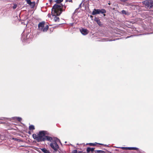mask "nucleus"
<instances>
[{
	"mask_svg": "<svg viewBox=\"0 0 153 153\" xmlns=\"http://www.w3.org/2000/svg\"><path fill=\"white\" fill-rule=\"evenodd\" d=\"M62 9L60 5L55 4L52 9L51 13L53 16H59L62 13Z\"/></svg>",
	"mask_w": 153,
	"mask_h": 153,
	"instance_id": "obj_1",
	"label": "nucleus"
},
{
	"mask_svg": "<svg viewBox=\"0 0 153 153\" xmlns=\"http://www.w3.org/2000/svg\"><path fill=\"white\" fill-rule=\"evenodd\" d=\"M48 133L46 131H40L39 132L37 137V141L40 142L45 141V135H48Z\"/></svg>",
	"mask_w": 153,
	"mask_h": 153,
	"instance_id": "obj_2",
	"label": "nucleus"
},
{
	"mask_svg": "<svg viewBox=\"0 0 153 153\" xmlns=\"http://www.w3.org/2000/svg\"><path fill=\"white\" fill-rule=\"evenodd\" d=\"M45 22H44L39 23L38 25V29L44 32H46L48 29V26L46 25L45 26Z\"/></svg>",
	"mask_w": 153,
	"mask_h": 153,
	"instance_id": "obj_3",
	"label": "nucleus"
},
{
	"mask_svg": "<svg viewBox=\"0 0 153 153\" xmlns=\"http://www.w3.org/2000/svg\"><path fill=\"white\" fill-rule=\"evenodd\" d=\"M145 7L151 9L153 7V1L152 0H146L143 2Z\"/></svg>",
	"mask_w": 153,
	"mask_h": 153,
	"instance_id": "obj_4",
	"label": "nucleus"
},
{
	"mask_svg": "<svg viewBox=\"0 0 153 153\" xmlns=\"http://www.w3.org/2000/svg\"><path fill=\"white\" fill-rule=\"evenodd\" d=\"M106 13V11L104 9H94L92 14L94 15L96 14H100V13Z\"/></svg>",
	"mask_w": 153,
	"mask_h": 153,
	"instance_id": "obj_5",
	"label": "nucleus"
},
{
	"mask_svg": "<svg viewBox=\"0 0 153 153\" xmlns=\"http://www.w3.org/2000/svg\"><path fill=\"white\" fill-rule=\"evenodd\" d=\"M58 141H54L53 142L51 143L50 144V146L53 149L54 151L56 152L59 148V146L57 143Z\"/></svg>",
	"mask_w": 153,
	"mask_h": 153,
	"instance_id": "obj_6",
	"label": "nucleus"
},
{
	"mask_svg": "<svg viewBox=\"0 0 153 153\" xmlns=\"http://www.w3.org/2000/svg\"><path fill=\"white\" fill-rule=\"evenodd\" d=\"M45 140L49 141L51 143H52L54 141H59V140L56 137L53 138L51 137L45 135Z\"/></svg>",
	"mask_w": 153,
	"mask_h": 153,
	"instance_id": "obj_7",
	"label": "nucleus"
},
{
	"mask_svg": "<svg viewBox=\"0 0 153 153\" xmlns=\"http://www.w3.org/2000/svg\"><path fill=\"white\" fill-rule=\"evenodd\" d=\"M81 33L84 35H86L88 33V31L87 29L82 28L80 30Z\"/></svg>",
	"mask_w": 153,
	"mask_h": 153,
	"instance_id": "obj_8",
	"label": "nucleus"
},
{
	"mask_svg": "<svg viewBox=\"0 0 153 153\" xmlns=\"http://www.w3.org/2000/svg\"><path fill=\"white\" fill-rule=\"evenodd\" d=\"M94 21L97 22V24L99 25V26H101L102 25V24H101V22L100 20L98 18L95 17L94 19Z\"/></svg>",
	"mask_w": 153,
	"mask_h": 153,
	"instance_id": "obj_9",
	"label": "nucleus"
},
{
	"mask_svg": "<svg viewBox=\"0 0 153 153\" xmlns=\"http://www.w3.org/2000/svg\"><path fill=\"white\" fill-rule=\"evenodd\" d=\"M94 148L88 147L87 148L86 151L87 153H89L90 151L92 152L94 151Z\"/></svg>",
	"mask_w": 153,
	"mask_h": 153,
	"instance_id": "obj_10",
	"label": "nucleus"
},
{
	"mask_svg": "<svg viewBox=\"0 0 153 153\" xmlns=\"http://www.w3.org/2000/svg\"><path fill=\"white\" fill-rule=\"evenodd\" d=\"M41 150L44 153H50L48 150H47L45 148L41 149Z\"/></svg>",
	"mask_w": 153,
	"mask_h": 153,
	"instance_id": "obj_11",
	"label": "nucleus"
},
{
	"mask_svg": "<svg viewBox=\"0 0 153 153\" xmlns=\"http://www.w3.org/2000/svg\"><path fill=\"white\" fill-rule=\"evenodd\" d=\"M138 149L137 148L135 147H128V150H137Z\"/></svg>",
	"mask_w": 153,
	"mask_h": 153,
	"instance_id": "obj_12",
	"label": "nucleus"
},
{
	"mask_svg": "<svg viewBox=\"0 0 153 153\" xmlns=\"http://www.w3.org/2000/svg\"><path fill=\"white\" fill-rule=\"evenodd\" d=\"M29 129L30 130H33L35 129L34 126L33 125H31L29 126Z\"/></svg>",
	"mask_w": 153,
	"mask_h": 153,
	"instance_id": "obj_13",
	"label": "nucleus"
},
{
	"mask_svg": "<svg viewBox=\"0 0 153 153\" xmlns=\"http://www.w3.org/2000/svg\"><path fill=\"white\" fill-rule=\"evenodd\" d=\"M95 153H105L104 151L100 150H95Z\"/></svg>",
	"mask_w": 153,
	"mask_h": 153,
	"instance_id": "obj_14",
	"label": "nucleus"
},
{
	"mask_svg": "<svg viewBox=\"0 0 153 153\" xmlns=\"http://www.w3.org/2000/svg\"><path fill=\"white\" fill-rule=\"evenodd\" d=\"M35 1H33L31 2L29 5L32 7H33L35 5Z\"/></svg>",
	"mask_w": 153,
	"mask_h": 153,
	"instance_id": "obj_15",
	"label": "nucleus"
},
{
	"mask_svg": "<svg viewBox=\"0 0 153 153\" xmlns=\"http://www.w3.org/2000/svg\"><path fill=\"white\" fill-rule=\"evenodd\" d=\"M33 136L34 139H36L37 141V137H38V135H36L35 134H34L33 135Z\"/></svg>",
	"mask_w": 153,
	"mask_h": 153,
	"instance_id": "obj_16",
	"label": "nucleus"
},
{
	"mask_svg": "<svg viewBox=\"0 0 153 153\" xmlns=\"http://www.w3.org/2000/svg\"><path fill=\"white\" fill-rule=\"evenodd\" d=\"M14 118H15L17 120H18L20 122L22 120V119L21 117H15Z\"/></svg>",
	"mask_w": 153,
	"mask_h": 153,
	"instance_id": "obj_17",
	"label": "nucleus"
},
{
	"mask_svg": "<svg viewBox=\"0 0 153 153\" xmlns=\"http://www.w3.org/2000/svg\"><path fill=\"white\" fill-rule=\"evenodd\" d=\"M54 20L55 22H59V17H55L54 18Z\"/></svg>",
	"mask_w": 153,
	"mask_h": 153,
	"instance_id": "obj_18",
	"label": "nucleus"
},
{
	"mask_svg": "<svg viewBox=\"0 0 153 153\" xmlns=\"http://www.w3.org/2000/svg\"><path fill=\"white\" fill-rule=\"evenodd\" d=\"M63 0H56V2L57 3H60L63 1Z\"/></svg>",
	"mask_w": 153,
	"mask_h": 153,
	"instance_id": "obj_19",
	"label": "nucleus"
},
{
	"mask_svg": "<svg viewBox=\"0 0 153 153\" xmlns=\"http://www.w3.org/2000/svg\"><path fill=\"white\" fill-rule=\"evenodd\" d=\"M26 1L27 3L29 4H30L31 2L30 0H26Z\"/></svg>",
	"mask_w": 153,
	"mask_h": 153,
	"instance_id": "obj_20",
	"label": "nucleus"
},
{
	"mask_svg": "<svg viewBox=\"0 0 153 153\" xmlns=\"http://www.w3.org/2000/svg\"><path fill=\"white\" fill-rule=\"evenodd\" d=\"M120 148L123 149L128 150V147H121Z\"/></svg>",
	"mask_w": 153,
	"mask_h": 153,
	"instance_id": "obj_21",
	"label": "nucleus"
},
{
	"mask_svg": "<svg viewBox=\"0 0 153 153\" xmlns=\"http://www.w3.org/2000/svg\"><path fill=\"white\" fill-rule=\"evenodd\" d=\"M17 7V5L16 4H14L13 5V9H15Z\"/></svg>",
	"mask_w": 153,
	"mask_h": 153,
	"instance_id": "obj_22",
	"label": "nucleus"
},
{
	"mask_svg": "<svg viewBox=\"0 0 153 153\" xmlns=\"http://www.w3.org/2000/svg\"><path fill=\"white\" fill-rule=\"evenodd\" d=\"M77 151L76 150H74L72 151V153H77Z\"/></svg>",
	"mask_w": 153,
	"mask_h": 153,
	"instance_id": "obj_23",
	"label": "nucleus"
},
{
	"mask_svg": "<svg viewBox=\"0 0 153 153\" xmlns=\"http://www.w3.org/2000/svg\"><path fill=\"white\" fill-rule=\"evenodd\" d=\"M122 13L123 14H126V11L124 10H122Z\"/></svg>",
	"mask_w": 153,
	"mask_h": 153,
	"instance_id": "obj_24",
	"label": "nucleus"
},
{
	"mask_svg": "<svg viewBox=\"0 0 153 153\" xmlns=\"http://www.w3.org/2000/svg\"><path fill=\"white\" fill-rule=\"evenodd\" d=\"M12 139L13 140L16 141H17L18 140V139L14 138H13Z\"/></svg>",
	"mask_w": 153,
	"mask_h": 153,
	"instance_id": "obj_25",
	"label": "nucleus"
},
{
	"mask_svg": "<svg viewBox=\"0 0 153 153\" xmlns=\"http://www.w3.org/2000/svg\"><path fill=\"white\" fill-rule=\"evenodd\" d=\"M120 1H123V2H125L128 1V0H120Z\"/></svg>",
	"mask_w": 153,
	"mask_h": 153,
	"instance_id": "obj_26",
	"label": "nucleus"
},
{
	"mask_svg": "<svg viewBox=\"0 0 153 153\" xmlns=\"http://www.w3.org/2000/svg\"><path fill=\"white\" fill-rule=\"evenodd\" d=\"M48 16L49 17H51V15L49 14H48Z\"/></svg>",
	"mask_w": 153,
	"mask_h": 153,
	"instance_id": "obj_27",
	"label": "nucleus"
},
{
	"mask_svg": "<svg viewBox=\"0 0 153 153\" xmlns=\"http://www.w3.org/2000/svg\"><path fill=\"white\" fill-rule=\"evenodd\" d=\"M49 1L50 3L52 2V0H49Z\"/></svg>",
	"mask_w": 153,
	"mask_h": 153,
	"instance_id": "obj_28",
	"label": "nucleus"
},
{
	"mask_svg": "<svg viewBox=\"0 0 153 153\" xmlns=\"http://www.w3.org/2000/svg\"><path fill=\"white\" fill-rule=\"evenodd\" d=\"M68 1L70 2H72V0H68Z\"/></svg>",
	"mask_w": 153,
	"mask_h": 153,
	"instance_id": "obj_29",
	"label": "nucleus"
},
{
	"mask_svg": "<svg viewBox=\"0 0 153 153\" xmlns=\"http://www.w3.org/2000/svg\"><path fill=\"white\" fill-rule=\"evenodd\" d=\"M90 144L91 146L94 145V144L92 143H90Z\"/></svg>",
	"mask_w": 153,
	"mask_h": 153,
	"instance_id": "obj_30",
	"label": "nucleus"
},
{
	"mask_svg": "<svg viewBox=\"0 0 153 153\" xmlns=\"http://www.w3.org/2000/svg\"><path fill=\"white\" fill-rule=\"evenodd\" d=\"M81 5H82V3H81L79 5V7H81Z\"/></svg>",
	"mask_w": 153,
	"mask_h": 153,
	"instance_id": "obj_31",
	"label": "nucleus"
},
{
	"mask_svg": "<svg viewBox=\"0 0 153 153\" xmlns=\"http://www.w3.org/2000/svg\"><path fill=\"white\" fill-rule=\"evenodd\" d=\"M103 16H105V13H103Z\"/></svg>",
	"mask_w": 153,
	"mask_h": 153,
	"instance_id": "obj_32",
	"label": "nucleus"
},
{
	"mask_svg": "<svg viewBox=\"0 0 153 153\" xmlns=\"http://www.w3.org/2000/svg\"><path fill=\"white\" fill-rule=\"evenodd\" d=\"M90 17L92 18L93 17V16H90Z\"/></svg>",
	"mask_w": 153,
	"mask_h": 153,
	"instance_id": "obj_33",
	"label": "nucleus"
},
{
	"mask_svg": "<svg viewBox=\"0 0 153 153\" xmlns=\"http://www.w3.org/2000/svg\"><path fill=\"white\" fill-rule=\"evenodd\" d=\"M114 40H114H114H109V41H114Z\"/></svg>",
	"mask_w": 153,
	"mask_h": 153,
	"instance_id": "obj_34",
	"label": "nucleus"
},
{
	"mask_svg": "<svg viewBox=\"0 0 153 153\" xmlns=\"http://www.w3.org/2000/svg\"><path fill=\"white\" fill-rule=\"evenodd\" d=\"M68 1V0H66V2H67V1Z\"/></svg>",
	"mask_w": 153,
	"mask_h": 153,
	"instance_id": "obj_35",
	"label": "nucleus"
},
{
	"mask_svg": "<svg viewBox=\"0 0 153 153\" xmlns=\"http://www.w3.org/2000/svg\"><path fill=\"white\" fill-rule=\"evenodd\" d=\"M129 36H128V37H127L126 38H129Z\"/></svg>",
	"mask_w": 153,
	"mask_h": 153,
	"instance_id": "obj_36",
	"label": "nucleus"
},
{
	"mask_svg": "<svg viewBox=\"0 0 153 153\" xmlns=\"http://www.w3.org/2000/svg\"><path fill=\"white\" fill-rule=\"evenodd\" d=\"M98 144H100V145H102V144H100V143H98Z\"/></svg>",
	"mask_w": 153,
	"mask_h": 153,
	"instance_id": "obj_37",
	"label": "nucleus"
}]
</instances>
